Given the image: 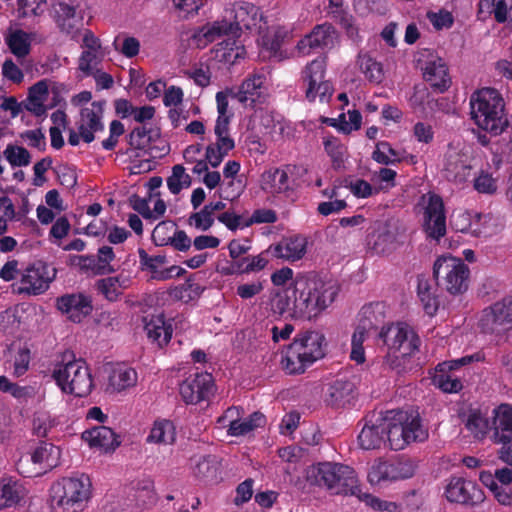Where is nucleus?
<instances>
[{
    "instance_id": "obj_26",
    "label": "nucleus",
    "mask_w": 512,
    "mask_h": 512,
    "mask_svg": "<svg viewBox=\"0 0 512 512\" xmlns=\"http://www.w3.org/2000/svg\"><path fill=\"white\" fill-rule=\"evenodd\" d=\"M355 386L349 380L337 379L327 388L324 401L327 406L334 409L344 408L355 398Z\"/></svg>"
},
{
    "instance_id": "obj_11",
    "label": "nucleus",
    "mask_w": 512,
    "mask_h": 512,
    "mask_svg": "<svg viewBox=\"0 0 512 512\" xmlns=\"http://www.w3.org/2000/svg\"><path fill=\"white\" fill-rule=\"evenodd\" d=\"M56 276V269L37 261L29 265L22 273L17 288L18 293L39 295L44 293Z\"/></svg>"
},
{
    "instance_id": "obj_64",
    "label": "nucleus",
    "mask_w": 512,
    "mask_h": 512,
    "mask_svg": "<svg viewBox=\"0 0 512 512\" xmlns=\"http://www.w3.org/2000/svg\"><path fill=\"white\" fill-rule=\"evenodd\" d=\"M413 136L420 143L430 144L434 140L433 127L426 122H417L413 126Z\"/></svg>"
},
{
    "instance_id": "obj_14",
    "label": "nucleus",
    "mask_w": 512,
    "mask_h": 512,
    "mask_svg": "<svg viewBox=\"0 0 512 512\" xmlns=\"http://www.w3.org/2000/svg\"><path fill=\"white\" fill-rule=\"evenodd\" d=\"M179 390L183 401L187 404L209 400L215 392L214 378L208 372H197L186 378L180 384Z\"/></svg>"
},
{
    "instance_id": "obj_61",
    "label": "nucleus",
    "mask_w": 512,
    "mask_h": 512,
    "mask_svg": "<svg viewBox=\"0 0 512 512\" xmlns=\"http://www.w3.org/2000/svg\"><path fill=\"white\" fill-rule=\"evenodd\" d=\"M474 188L479 193L493 194L497 190L496 180L487 171H481L474 179Z\"/></svg>"
},
{
    "instance_id": "obj_36",
    "label": "nucleus",
    "mask_w": 512,
    "mask_h": 512,
    "mask_svg": "<svg viewBox=\"0 0 512 512\" xmlns=\"http://www.w3.org/2000/svg\"><path fill=\"white\" fill-rule=\"evenodd\" d=\"M194 475L207 483H217L220 477V462L214 455L200 458L194 467Z\"/></svg>"
},
{
    "instance_id": "obj_43",
    "label": "nucleus",
    "mask_w": 512,
    "mask_h": 512,
    "mask_svg": "<svg viewBox=\"0 0 512 512\" xmlns=\"http://www.w3.org/2000/svg\"><path fill=\"white\" fill-rule=\"evenodd\" d=\"M0 392L8 393L19 402H28L36 395L35 388L30 385L20 386L17 383L11 382L6 376H0Z\"/></svg>"
},
{
    "instance_id": "obj_19",
    "label": "nucleus",
    "mask_w": 512,
    "mask_h": 512,
    "mask_svg": "<svg viewBox=\"0 0 512 512\" xmlns=\"http://www.w3.org/2000/svg\"><path fill=\"white\" fill-rule=\"evenodd\" d=\"M491 440L495 444H512L511 404H501L493 410Z\"/></svg>"
},
{
    "instance_id": "obj_25",
    "label": "nucleus",
    "mask_w": 512,
    "mask_h": 512,
    "mask_svg": "<svg viewBox=\"0 0 512 512\" xmlns=\"http://www.w3.org/2000/svg\"><path fill=\"white\" fill-rule=\"evenodd\" d=\"M83 17L78 15L73 5L60 2L55 8V22L59 30L69 35L72 39L76 37L83 23Z\"/></svg>"
},
{
    "instance_id": "obj_22",
    "label": "nucleus",
    "mask_w": 512,
    "mask_h": 512,
    "mask_svg": "<svg viewBox=\"0 0 512 512\" xmlns=\"http://www.w3.org/2000/svg\"><path fill=\"white\" fill-rule=\"evenodd\" d=\"M423 69V77L434 91L443 93L451 86V77L445 61L435 57L426 62Z\"/></svg>"
},
{
    "instance_id": "obj_7",
    "label": "nucleus",
    "mask_w": 512,
    "mask_h": 512,
    "mask_svg": "<svg viewBox=\"0 0 512 512\" xmlns=\"http://www.w3.org/2000/svg\"><path fill=\"white\" fill-rule=\"evenodd\" d=\"M61 392L75 397H86L93 389V379L86 362L76 359L73 353H65L51 374Z\"/></svg>"
},
{
    "instance_id": "obj_8",
    "label": "nucleus",
    "mask_w": 512,
    "mask_h": 512,
    "mask_svg": "<svg viewBox=\"0 0 512 512\" xmlns=\"http://www.w3.org/2000/svg\"><path fill=\"white\" fill-rule=\"evenodd\" d=\"M477 327L496 344L505 341L512 331V296H505L482 309Z\"/></svg>"
},
{
    "instance_id": "obj_12",
    "label": "nucleus",
    "mask_w": 512,
    "mask_h": 512,
    "mask_svg": "<svg viewBox=\"0 0 512 512\" xmlns=\"http://www.w3.org/2000/svg\"><path fill=\"white\" fill-rule=\"evenodd\" d=\"M444 496L450 503L469 507L479 505L485 499L482 489L474 481L457 476L448 480Z\"/></svg>"
},
{
    "instance_id": "obj_3",
    "label": "nucleus",
    "mask_w": 512,
    "mask_h": 512,
    "mask_svg": "<svg viewBox=\"0 0 512 512\" xmlns=\"http://www.w3.org/2000/svg\"><path fill=\"white\" fill-rule=\"evenodd\" d=\"M471 119L478 128L493 136L502 134L509 126L505 114V101L494 88H482L470 97Z\"/></svg>"
},
{
    "instance_id": "obj_18",
    "label": "nucleus",
    "mask_w": 512,
    "mask_h": 512,
    "mask_svg": "<svg viewBox=\"0 0 512 512\" xmlns=\"http://www.w3.org/2000/svg\"><path fill=\"white\" fill-rule=\"evenodd\" d=\"M407 419V411L390 410L383 415V424L385 429L386 443L390 449L398 451L407 446L406 436L404 435L403 424L401 421Z\"/></svg>"
},
{
    "instance_id": "obj_47",
    "label": "nucleus",
    "mask_w": 512,
    "mask_h": 512,
    "mask_svg": "<svg viewBox=\"0 0 512 512\" xmlns=\"http://www.w3.org/2000/svg\"><path fill=\"white\" fill-rule=\"evenodd\" d=\"M137 382V372L132 368L114 369L109 377V384L117 391L132 387Z\"/></svg>"
},
{
    "instance_id": "obj_57",
    "label": "nucleus",
    "mask_w": 512,
    "mask_h": 512,
    "mask_svg": "<svg viewBox=\"0 0 512 512\" xmlns=\"http://www.w3.org/2000/svg\"><path fill=\"white\" fill-rule=\"evenodd\" d=\"M151 139V130L146 129L145 126L135 127L128 135L129 145L138 150L147 149Z\"/></svg>"
},
{
    "instance_id": "obj_13",
    "label": "nucleus",
    "mask_w": 512,
    "mask_h": 512,
    "mask_svg": "<svg viewBox=\"0 0 512 512\" xmlns=\"http://www.w3.org/2000/svg\"><path fill=\"white\" fill-rule=\"evenodd\" d=\"M427 198L423 212V231L427 238L439 241L446 235L444 202L441 196L435 193H428Z\"/></svg>"
},
{
    "instance_id": "obj_28",
    "label": "nucleus",
    "mask_w": 512,
    "mask_h": 512,
    "mask_svg": "<svg viewBox=\"0 0 512 512\" xmlns=\"http://www.w3.org/2000/svg\"><path fill=\"white\" fill-rule=\"evenodd\" d=\"M307 240L301 235H294L282 239L272 248V254L276 258L287 261L300 260L306 253Z\"/></svg>"
},
{
    "instance_id": "obj_45",
    "label": "nucleus",
    "mask_w": 512,
    "mask_h": 512,
    "mask_svg": "<svg viewBox=\"0 0 512 512\" xmlns=\"http://www.w3.org/2000/svg\"><path fill=\"white\" fill-rule=\"evenodd\" d=\"M357 63L361 72L370 82L378 84L382 81L384 76L382 64L372 58L369 54L360 53Z\"/></svg>"
},
{
    "instance_id": "obj_6",
    "label": "nucleus",
    "mask_w": 512,
    "mask_h": 512,
    "mask_svg": "<svg viewBox=\"0 0 512 512\" xmlns=\"http://www.w3.org/2000/svg\"><path fill=\"white\" fill-rule=\"evenodd\" d=\"M305 477L309 484L325 487L335 495H358L360 492L356 472L348 465L317 463L306 469Z\"/></svg>"
},
{
    "instance_id": "obj_42",
    "label": "nucleus",
    "mask_w": 512,
    "mask_h": 512,
    "mask_svg": "<svg viewBox=\"0 0 512 512\" xmlns=\"http://www.w3.org/2000/svg\"><path fill=\"white\" fill-rule=\"evenodd\" d=\"M465 427L477 439H483L492 431V426L480 410H470L467 416Z\"/></svg>"
},
{
    "instance_id": "obj_17",
    "label": "nucleus",
    "mask_w": 512,
    "mask_h": 512,
    "mask_svg": "<svg viewBox=\"0 0 512 512\" xmlns=\"http://www.w3.org/2000/svg\"><path fill=\"white\" fill-rule=\"evenodd\" d=\"M338 37L335 27L328 22L317 24L297 44L300 53L309 55L315 49H332Z\"/></svg>"
},
{
    "instance_id": "obj_63",
    "label": "nucleus",
    "mask_w": 512,
    "mask_h": 512,
    "mask_svg": "<svg viewBox=\"0 0 512 512\" xmlns=\"http://www.w3.org/2000/svg\"><path fill=\"white\" fill-rule=\"evenodd\" d=\"M372 329H374V326L371 320L361 319L352 335L351 346H363Z\"/></svg>"
},
{
    "instance_id": "obj_46",
    "label": "nucleus",
    "mask_w": 512,
    "mask_h": 512,
    "mask_svg": "<svg viewBox=\"0 0 512 512\" xmlns=\"http://www.w3.org/2000/svg\"><path fill=\"white\" fill-rule=\"evenodd\" d=\"M306 85L305 96L309 102H314L319 97L321 102L328 101L333 94V86L327 81H303Z\"/></svg>"
},
{
    "instance_id": "obj_34",
    "label": "nucleus",
    "mask_w": 512,
    "mask_h": 512,
    "mask_svg": "<svg viewBox=\"0 0 512 512\" xmlns=\"http://www.w3.org/2000/svg\"><path fill=\"white\" fill-rule=\"evenodd\" d=\"M176 440V428L174 423L168 419H157L154 421L147 443L171 445Z\"/></svg>"
},
{
    "instance_id": "obj_52",
    "label": "nucleus",
    "mask_w": 512,
    "mask_h": 512,
    "mask_svg": "<svg viewBox=\"0 0 512 512\" xmlns=\"http://www.w3.org/2000/svg\"><path fill=\"white\" fill-rule=\"evenodd\" d=\"M372 159L382 165L396 164L400 162L398 152L387 141H379L372 152Z\"/></svg>"
},
{
    "instance_id": "obj_21",
    "label": "nucleus",
    "mask_w": 512,
    "mask_h": 512,
    "mask_svg": "<svg viewBox=\"0 0 512 512\" xmlns=\"http://www.w3.org/2000/svg\"><path fill=\"white\" fill-rule=\"evenodd\" d=\"M367 235V247L374 254L381 255L391 251L396 240L387 222L376 221Z\"/></svg>"
},
{
    "instance_id": "obj_2",
    "label": "nucleus",
    "mask_w": 512,
    "mask_h": 512,
    "mask_svg": "<svg viewBox=\"0 0 512 512\" xmlns=\"http://www.w3.org/2000/svg\"><path fill=\"white\" fill-rule=\"evenodd\" d=\"M376 344L385 347L384 364L397 373L412 369L411 359L419 352L421 339L405 322L389 323L379 330Z\"/></svg>"
},
{
    "instance_id": "obj_44",
    "label": "nucleus",
    "mask_w": 512,
    "mask_h": 512,
    "mask_svg": "<svg viewBox=\"0 0 512 512\" xmlns=\"http://www.w3.org/2000/svg\"><path fill=\"white\" fill-rule=\"evenodd\" d=\"M204 291V287L195 282L194 275L189 276L184 283L176 286L172 290L174 298L188 303L198 299Z\"/></svg>"
},
{
    "instance_id": "obj_35",
    "label": "nucleus",
    "mask_w": 512,
    "mask_h": 512,
    "mask_svg": "<svg viewBox=\"0 0 512 512\" xmlns=\"http://www.w3.org/2000/svg\"><path fill=\"white\" fill-rule=\"evenodd\" d=\"M139 261L142 270H147L151 273V278L157 281H165L169 279V274L165 269H160V266L167 262L165 255H149L144 249L138 250Z\"/></svg>"
},
{
    "instance_id": "obj_27",
    "label": "nucleus",
    "mask_w": 512,
    "mask_h": 512,
    "mask_svg": "<svg viewBox=\"0 0 512 512\" xmlns=\"http://www.w3.org/2000/svg\"><path fill=\"white\" fill-rule=\"evenodd\" d=\"M82 439L87 442L91 448H98L105 452L114 451L120 445V441L115 432L104 425L85 430L82 433Z\"/></svg>"
},
{
    "instance_id": "obj_33",
    "label": "nucleus",
    "mask_w": 512,
    "mask_h": 512,
    "mask_svg": "<svg viewBox=\"0 0 512 512\" xmlns=\"http://www.w3.org/2000/svg\"><path fill=\"white\" fill-rule=\"evenodd\" d=\"M144 330L148 339L157 343L160 348L170 342L173 333L172 326L166 324L163 316L152 317L150 321L145 323Z\"/></svg>"
},
{
    "instance_id": "obj_30",
    "label": "nucleus",
    "mask_w": 512,
    "mask_h": 512,
    "mask_svg": "<svg viewBox=\"0 0 512 512\" xmlns=\"http://www.w3.org/2000/svg\"><path fill=\"white\" fill-rule=\"evenodd\" d=\"M60 449L52 443L40 442L39 445L33 450L31 454V461L39 466L40 471L36 473L39 475L47 472L59 463Z\"/></svg>"
},
{
    "instance_id": "obj_53",
    "label": "nucleus",
    "mask_w": 512,
    "mask_h": 512,
    "mask_svg": "<svg viewBox=\"0 0 512 512\" xmlns=\"http://www.w3.org/2000/svg\"><path fill=\"white\" fill-rule=\"evenodd\" d=\"M435 374L432 378L433 384L444 393H458L462 390L463 384L457 377H453L450 374L443 373Z\"/></svg>"
},
{
    "instance_id": "obj_23",
    "label": "nucleus",
    "mask_w": 512,
    "mask_h": 512,
    "mask_svg": "<svg viewBox=\"0 0 512 512\" xmlns=\"http://www.w3.org/2000/svg\"><path fill=\"white\" fill-rule=\"evenodd\" d=\"M383 415L380 414L375 421L367 420L358 435V443L364 450L380 449L386 445Z\"/></svg>"
},
{
    "instance_id": "obj_10",
    "label": "nucleus",
    "mask_w": 512,
    "mask_h": 512,
    "mask_svg": "<svg viewBox=\"0 0 512 512\" xmlns=\"http://www.w3.org/2000/svg\"><path fill=\"white\" fill-rule=\"evenodd\" d=\"M416 469V462L407 456L378 458L370 467L367 478L372 485H383L412 478Z\"/></svg>"
},
{
    "instance_id": "obj_29",
    "label": "nucleus",
    "mask_w": 512,
    "mask_h": 512,
    "mask_svg": "<svg viewBox=\"0 0 512 512\" xmlns=\"http://www.w3.org/2000/svg\"><path fill=\"white\" fill-rule=\"evenodd\" d=\"M232 32L233 25H228L227 21H215L197 29L192 35V40L198 48H204L221 36L232 34Z\"/></svg>"
},
{
    "instance_id": "obj_15",
    "label": "nucleus",
    "mask_w": 512,
    "mask_h": 512,
    "mask_svg": "<svg viewBox=\"0 0 512 512\" xmlns=\"http://www.w3.org/2000/svg\"><path fill=\"white\" fill-rule=\"evenodd\" d=\"M56 308L74 323H80L93 311L92 296L84 293H67L56 298Z\"/></svg>"
},
{
    "instance_id": "obj_55",
    "label": "nucleus",
    "mask_w": 512,
    "mask_h": 512,
    "mask_svg": "<svg viewBox=\"0 0 512 512\" xmlns=\"http://www.w3.org/2000/svg\"><path fill=\"white\" fill-rule=\"evenodd\" d=\"M187 223L190 226H194L197 230L207 231L214 224V215L207 205H204L200 211L192 213L189 216Z\"/></svg>"
},
{
    "instance_id": "obj_37",
    "label": "nucleus",
    "mask_w": 512,
    "mask_h": 512,
    "mask_svg": "<svg viewBox=\"0 0 512 512\" xmlns=\"http://www.w3.org/2000/svg\"><path fill=\"white\" fill-rule=\"evenodd\" d=\"M472 166L460 155L450 156L445 164V176L455 183L465 182L471 174Z\"/></svg>"
},
{
    "instance_id": "obj_51",
    "label": "nucleus",
    "mask_w": 512,
    "mask_h": 512,
    "mask_svg": "<svg viewBox=\"0 0 512 512\" xmlns=\"http://www.w3.org/2000/svg\"><path fill=\"white\" fill-rule=\"evenodd\" d=\"M326 57L319 56L309 62L302 71L303 81H324L326 74Z\"/></svg>"
},
{
    "instance_id": "obj_4",
    "label": "nucleus",
    "mask_w": 512,
    "mask_h": 512,
    "mask_svg": "<svg viewBox=\"0 0 512 512\" xmlns=\"http://www.w3.org/2000/svg\"><path fill=\"white\" fill-rule=\"evenodd\" d=\"M92 497V482L86 474H74L55 481L49 489L53 512H83Z\"/></svg>"
},
{
    "instance_id": "obj_5",
    "label": "nucleus",
    "mask_w": 512,
    "mask_h": 512,
    "mask_svg": "<svg viewBox=\"0 0 512 512\" xmlns=\"http://www.w3.org/2000/svg\"><path fill=\"white\" fill-rule=\"evenodd\" d=\"M326 346L324 334L318 331L299 332L283 352V369L288 374L304 373L307 367L325 356Z\"/></svg>"
},
{
    "instance_id": "obj_58",
    "label": "nucleus",
    "mask_w": 512,
    "mask_h": 512,
    "mask_svg": "<svg viewBox=\"0 0 512 512\" xmlns=\"http://www.w3.org/2000/svg\"><path fill=\"white\" fill-rule=\"evenodd\" d=\"M111 277L100 279L96 282L98 291L110 302L117 301L123 291Z\"/></svg>"
},
{
    "instance_id": "obj_49",
    "label": "nucleus",
    "mask_w": 512,
    "mask_h": 512,
    "mask_svg": "<svg viewBox=\"0 0 512 512\" xmlns=\"http://www.w3.org/2000/svg\"><path fill=\"white\" fill-rule=\"evenodd\" d=\"M191 182L190 175L185 172V168L180 164L172 167V174L167 178L168 189L174 195L179 194L184 187H189Z\"/></svg>"
},
{
    "instance_id": "obj_59",
    "label": "nucleus",
    "mask_w": 512,
    "mask_h": 512,
    "mask_svg": "<svg viewBox=\"0 0 512 512\" xmlns=\"http://www.w3.org/2000/svg\"><path fill=\"white\" fill-rule=\"evenodd\" d=\"M113 46L127 58H133L138 55L140 50V42L135 37L126 36L120 43V38L116 37Z\"/></svg>"
},
{
    "instance_id": "obj_50",
    "label": "nucleus",
    "mask_w": 512,
    "mask_h": 512,
    "mask_svg": "<svg viewBox=\"0 0 512 512\" xmlns=\"http://www.w3.org/2000/svg\"><path fill=\"white\" fill-rule=\"evenodd\" d=\"M3 155L12 167L28 166L31 162L29 151L22 146L8 144Z\"/></svg>"
},
{
    "instance_id": "obj_48",
    "label": "nucleus",
    "mask_w": 512,
    "mask_h": 512,
    "mask_svg": "<svg viewBox=\"0 0 512 512\" xmlns=\"http://www.w3.org/2000/svg\"><path fill=\"white\" fill-rule=\"evenodd\" d=\"M324 149L332 161V167L339 169L344 164L346 147L336 137H327L323 141Z\"/></svg>"
},
{
    "instance_id": "obj_9",
    "label": "nucleus",
    "mask_w": 512,
    "mask_h": 512,
    "mask_svg": "<svg viewBox=\"0 0 512 512\" xmlns=\"http://www.w3.org/2000/svg\"><path fill=\"white\" fill-rule=\"evenodd\" d=\"M470 270L460 259L452 256L439 257L433 266V277L438 286H444L452 295H459L468 289Z\"/></svg>"
},
{
    "instance_id": "obj_62",
    "label": "nucleus",
    "mask_w": 512,
    "mask_h": 512,
    "mask_svg": "<svg viewBox=\"0 0 512 512\" xmlns=\"http://www.w3.org/2000/svg\"><path fill=\"white\" fill-rule=\"evenodd\" d=\"M278 217L274 210L272 209H256L252 213L251 217L246 220L244 223L245 227H249L253 224H272L277 221Z\"/></svg>"
},
{
    "instance_id": "obj_39",
    "label": "nucleus",
    "mask_w": 512,
    "mask_h": 512,
    "mask_svg": "<svg viewBox=\"0 0 512 512\" xmlns=\"http://www.w3.org/2000/svg\"><path fill=\"white\" fill-rule=\"evenodd\" d=\"M407 446L414 442H424L428 439V431L423 427L422 420L418 413L407 412V419L401 421Z\"/></svg>"
},
{
    "instance_id": "obj_32",
    "label": "nucleus",
    "mask_w": 512,
    "mask_h": 512,
    "mask_svg": "<svg viewBox=\"0 0 512 512\" xmlns=\"http://www.w3.org/2000/svg\"><path fill=\"white\" fill-rule=\"evenodd\" d=\"M417 295L425 313L434 316L438 311L440 302L432 280L425 275H419L417 278Z\"/></svg>"
},
{
    "instance_id": "obj_31",
    "label": "nucleus",
    "mask_w": 512,
    "mask_h": 512,
    "mask_svg": "<svg viewBox=\"0 0 512 512\" xmlns=\"http://www.w3.org/2000/svg\"><path fill=\"white\" fill-rule=\"evenodd\" d=\"M24 485L12 478H3L0 481V509L18 505L26 496Z\"/></svg>"
},
{
    "instance_id": "obj_1",
    "label": "nucleus",
    "mask_w": 512,
    "mask_h": 512,
    "mask_svg": "<svg viewBox=\"0 0 512 512\" xmlns=\"http://www.w3.org/2000/svg\"><path fill=\"white\" fill-rule=\"evenodd\" d=\"M333 285L314 272L298 273L289 286L271 300L273 315L296 320L317 317L335 300Z\"/></svg>"
},
{
    "instance_id": "obj_24",
    "label": "nucleus",
    "mask_w": 512,
    "mask_h": 512,
    "mask_svg": "<svg viewBox=\"0 0 512 512\" xmlns=\"http://www.w3.org/2000/svg\"><path fill=\"white\" fill-rule=\"evenodd\" d=\"M265 76L262 74H253L248 76L239 87H235L233 94L240 103L254 107L257 102H261L263 95V85Z\"/></svg>"
},
{
    "instance_id": "obj_41",
    "label": "nucleus",
    "mask_w": 512,
    "mask_h": 512,
    "mask_svg": "<svg viewBox=\"0 0 512 512\" xmlns=\"http://www.w3.org/2000/svg\"><path fill=\"white\" fill-rule=\"evenodd\" d=\"M5 42L11 53L17 58H24L30 53L31 41L29 35L21 29L10 32L5 37Z\"/></svg>"
},
{
    "instance_id": "obj_60",
    "label": "nucleus",
    "mask_w": 512,
    "mask_h": 512,
    "mask_svg": "<svg viewBox=\"0 0 512 512\" xmlns=\"http://www.w3.org/2000/svg\"><path fill=\"white\" fill-rule=\"evenodd\" d=\"M136 500L139 505L144 507L155 504L156 495L154 485L151 481H144L138 484L136 490Z\"/></svg>"
},
{
    "instance_id": "obj_38",
    "label": "nucleus",
    "mask_w": 512,
    "mask_h": 512,
    "mask_svg": "<svg viewBox=\"0 0 512 512\" xmlns=\"http://www.w3.org/2000/svg\"><path fill=\"white\" fill-rule=\"evenodd\" d=\"M246 55V50L243 45H239L238 41L234 38H227L218 44L216 49V57L219 61L234 65Z\"/></svg>"
},
{
    "instance_id": "obj_16",
    "label": "nucleus",
    "mask_w": 512,
    "mask_h": 512,
    "mask_svg": "<svg viewBox=\"0 0 512 512\" xmlns=\"http://www.w3.org/2000/svg\"><path fill=\"white\" fill-rule=\"evenodd\" d=\"M298 171V167L287 164L281 168L265 171L261 178V188L270 194H285L288 196L294 191L295 180L292 177Z\"/></svg>"
},
{
    "instance_id": "obj_20",
    "label": "nucleus",
    "mask_w": 512,
    "mask_h": 512,
    "mask_svg": "<svg viewBox=\"0 0 512 512\" xmlns=\"http://www.w3.org/2000/svg\"><path fill=\"white\" fill-rule=\"evenodd\" d=\"M232 12L234 13L233 21L228 22V25H233L232 34H236L243 29L251 30L260 21L264 20L260 8L249 2L236 3Z\"/></svg>"
},
{
    "instance_id": "obj_56",
    "label": "nucleus",
    "mask_w": 512,
    "mask_h": 512,
    "mask_svg": "<svg viewBox=\"0 0 512 512\" xmlns=\"http://www.w3.org/2000/svg\"><path fill=\"white\" fill-rule=\"evenodd\" d=\"M52 93L54 95L53 101L48 106H46L45 103L41 101V99H36L28 94L26 100L23 102L25 109L33 115H35L36 117L45 116L47 110L49 108L56 106L60 101L58 92L53 90Z\"/></svg>"
},
{
    "instance_id": "obj_40",
    "label": "nucleus",
    "mask_w": 512,
    "mask_h": 512,
    "mask_svg": "<svg viewBox=\"0 0 512 512\" xmlns=\"http://www.w3.org/2000/svg\"><path fill=\"white\" fill-rule=\"evenodd\" d=\"M328 14L344 30L350 40L355 43L362 41L356 19L348 10L329 11Z\"/></svg>"
},
{
    "instance_id": "obj_54",
    "label": "nucleus",
    "mask_w": 512,
    "mask_h": 512,
    "mask_svg": "<svg viewBox=\"0 0 512 512\" xmlns=\"http://www.w3.org/2000/svg\"><path fill=\"white\" fill-rule=\"evenodd\" d=\"M56 421L47 412H38L32 420V431L37 437H47L49 431L55 427Z\"/></svg>"
}]
</instances>
